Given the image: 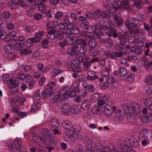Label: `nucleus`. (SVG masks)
I'll return each mask as SVG.
<instances>
[{
    "mask_svg": "<svg viewBox=\"0 0 152 152\" xmlns=\"http://www.w3.org/2000/svg\"><path fill=\"white\" fill-rule=\"evenodd\" d=\"M139 140L138 137L136 136L132 140L120 142L118 143V147L112 149L111 152H135L132 148H137L139 146Z\"/></svg>",
    "mask_w": 152,
    "mask_h": 152,
    "instance_id": "f257e3e1",
    "label": "nucleus"
},
{
    "mask_svg": "<svg viewBox=\"0 0 152 152\" xmlns=\"http://www.w3.org/2000/svg\"><path fill=\"white\" fill-rule=\"evenodd\" d=\"M145 104L147 107H144L142 110V113L145 115L148 114L143 118H141L142 121L144 123H147L152 121V99L148 98L146 99Z\"/></svg>",
    "mask_w": 152,
    "mask_h": 152,
    "instance_id": "f03ea898",
    "label": "nucleus"
},
{
    "mask_svg": "<svg viewBox=\"0 0 152 152\" xmlns=\"http://www.w3.org/2000/svg\"><path fill=\"white\" fill-rule=\"evenodd\" d=\"M129 0H122L119 4V1L118 0H115L112 4V6L114 8V11L118 10L119 9H121L123 8L124 9L130 10L131 7L129 4Z\"/></svg>",
    "mask_w": 152,
    "mask_h": 152,
    "instance_id": "7ed1b4c3",
    "label": "nucleus"
},
{
    "mask_svg": "<svg viewBox=\"0 0 152 152\" xmlns=\"http://www.w3.org/2000/svg\"><path fill=\"white\" fill-rule=\"evenodd\" d=\"M55 85L56 83L54 82H51L45 86V90L43 91L42 94L43 98L49 97V96L53 94V87Z\"/></svg>",
    "mask_w": 152,
    "mask_h": 152,
    "instance_id": "20e7f679",
    "label": "nucleus"
},
{
    "mask_svg": "<svg viewBox=\"0 0 152 152\" xmlns=\"http://www.w3.org/2000/svg\"><path fill=\"white\" fill-rule=\"evenodd\" d=\"M63 127L65 129V132L66 134L70 137L73 136V133L70 132V129L72 126L71 123L68 121H64L62 122Z\"/></svg>",
    "mask_w": 152,
    "mask_h": 152,
    "instance_id": "39448f33",
    "label": "nucleus"
},
{
    "mask_svg": "<svg viewBox=\"0 0 152 152\" xmlns=\"http://www.w3.org/2000/svg\"><path fill=\"white\" fill-rule=\"evenodd\" d=\"M111 104L109 102H107L105 106L104 113L107 116L111 115L116 110V107L115 106L113 107Z\"/></svg>",
    "mask_w": 152,
    "mask_h": 152,
    "instance_id": "423d86ee",
    "label": "nucleus"
},
{
    "mask_svg": "<svg viewBox=\"0 0 152 152\" xmlns=\"http://www.w3.org/2000/svg\"><path fill=\"white\" fill-rule=\"evenodd\" d=\"M14 41V39H11L7 40V43L9 45H6L4 48V50L6 53L8 54H11L14 52L15 50L12 42Z\"/></svg>",
    "mask_w": 152,
    "mask_h": 152,
    "instance_id": "0eeeda50",
    "label": "nucleus"
},
{
    "mask_svg": "<svg viewBox=\"0 0 152 152\" xmlns=\"http://www.w3.org/2000/svg\"><path fill=\"white\" fill-rule=\"evenodd\" d=\"M62 93L61 90L59 93H57V95H55V97L53 99L50 100L51 102L53 103H54L56 102L59 100V102H61L62 101H64L65 100L67 99V98L68 97L67 95L64 94L62 95V94H61Z\"/></svg>",
    "mask_w": 152,
    "mask_h": 152,
    "instance_id": "6e6552de",
    "label": "nucleus"
},
{
    "mask_svg": "<svg viewBox=\"0 0 152 152\" xmlns=\"http://www.w3.org/2000/svg\"><path fill=\"white\" fill-rule=\"evenodd\" d=\"M61 91L62 93H63V92H64L62 94L63 95L66 94L68 95L67 99L69 96H70L71 97L75 96L76 94V92H77V91H76L75 90L72 89L70 88L69 89V90H66V89H65V88H63L61 90Z\"/></svg>",
    "mask_w": 152,
    "mask_h": 152,
    "instance_id": "1a4fd4ad",
    "label": "nucleus"
},
{
    "mask_svg": "<svg viewBox=\"0 0 152 152\" xmlns=\"http://www.w3.org/2000/svg\"><path fill=\"white\" fill-rule=\"evenodd\" d=\"M106 82L108 84H112L111 86L114 88H117L119 85L118 83L116 82L115 79L111 76L106 78Z\"/></svg>",
    "mask_w": 152,
    "mask_h": 152,
    "instance_id": "9d476101",
    "label": "nucleus"
},
{
    "mask_svg": "<svg viewBox=\"0 0 152 152\" xmlns=\"http://www.w3.org/2000/svg\"><path fill=\"white\" fill-rule=\"evenodd\" d=\"M76 45L78 54L79 53L83 54L87 51V49L86 47V44H85L82 43L81 44Z\"/></svg>",
    "mask_w": 152,
    "mask_h": 152,
    "instance_id": "9b49d317",
    "label": "nucleus"
},
{
    "mask_svg": "<svg viewBox=\"0 0 152 152\" xmlns=\"http://www.w3.org/2000/svg\"><path fill=\"white\" fill-rule=\"evenodd\" d=\"M76 45H73L69 48L66 51L68 55L70 56H74L78 54V52Z\"/></svg>",
    "mask_w": 152,
    "mask_h": 152,
    "instance_id": "f8f14e48",
    "label": "nucleus"
},
{
    "mask_svg": "<svg viewBox=\"0 0 152 152\" xmlns=\"http://www.w3.org/2000/svg\"><path fill=\"white\" fill-rule=\"evenodd\" d=\"M107 33L108 37H113L114 38L118 37L117 30L114 28H108Z\"/></svg>",
    "mask_w": 152,
    "mask_h": 152,
    "instance_id": "ddd939ff",
    "label": "nucleus"
},
{
    "mask_svg": "<svg viewBox=\"0 0 152 152\" xmlns=\"http://www.w3.org/2000/svg\"><path fill=\"white\" fill-rule=\"evenodd\" d=\"M98 58L96 57H93L90 61H86L83 63V65L85 67L86 70H87L89 68L91 64L92 63L98 61Z\"/></svg>",
    "mask_w": 152,
    "mask_h": 152,
    "instance_id": "4468645a",
    "label": "nucleus"
},
{
    "mask_svg": "<svg viewBox=\"0 0 152 152\" xmlns=\"http://www.w3.org/2000/svg\"><path fill=\"white\" fill-rule=\"evenodd\" d=\"M126 113H130V112H127L126 110H125L122 108L121 109H119L118 110L116 111V114L117 116L115 117V121H117L120 118V117H119V116H124L125 115Z\"/></svg>",
    "mask_w": 152,
    "mask_h": 152,
    "instance_id": "2eb2a0df",
    "label": "nucleus"
},
{
    "mask_svg": "<svg viewBox=\"0 0 152 152\" xmlns=\"http://www.w3.org/2000/svg\"><path fill=\"white\" fill-rule=\"evenodd\" d=\"M87 74V79L89 80H95L98 78L97 76L95 75V72L93 71H88Z\"/></svg>",
    "mask_w": 152,
    "mask_h": 152,
    "instance_id": "dca6fc26",
    "label": "nucleus"
},
{
    "mask_svg": "<svg viewBox=\"0 0 152 152\" xmlns=\"http://www.w3.org/2000/svg\"><path fill=\"white\" fill-rule=\"evenodd\" d=\"M39 138L45 143L47 141L48 142L53 141L54 139L51 134H48L47 133L44 134L43 137H40Z\"/></svg>",
    "mask_w": 152,
    "mask_h": 152,
    "instance_id": "f3484780",
    "label": "nucleus"
},
{
    "mask_svg": "<svg viewBox=\"0 0 152 152\" xmlns=\"http://www.w3.org/2000/svg\"><path fill=\"white\" fill-rule=\"evenodd\" d=\"M86 151L87 152H92V142L89 139H86L85 141Z\"/></svg>",
    "mask_w": 152,
    "mask_h": 152,
    "instance_id": "a211bd4d",
    "label": "nucleus"
},
{
    "mask_svg": "<svg viewBox=\"0 0 152 152\" xmlns=\"http://www.w3.org/2000/svg\"><path fill=\"white\" fill-rule=\"evenodd\" d=\"M70 109V107L68 104H64L61 109L62 113L65 115H68Z\"/></svg>",
    "mask_w": 152,
    "mask_h": 152,
    "instance_id": "6ab92c4d",
    "label": "nucleus"
},
{
    "mask_svg": "<svg viewBox=\"0 0 152 152\" xmlns=\"http://www.w3.org/2000/svg\"><path fill=\"white\" fill-rule=\"evenodd\" d=\"M81 127L80 126L77 124L72 125L71 127V129H70V132L73 133L74 135V132H78L81 130Z\"/></svg>",
    "mask_w": 152,
    "mask_h": 152,
    "instance_id": "aec40b11",
    "label": "nucleus"
},
{
    "mask_svg": "<svg viewBox=\"0 0 152 152\" xmlns=\"http://www.w3.org/2000/svg\"><path fill=\"white\" fill-rule=\"evenodd\" d=\"M131 108L133 112L137 114H138L140 112V106L137 103H134L131 105Z\"/></svg>",
    "mask_w": 152,
    "mask_h": 152,
    "instance_id": "412c9836",
    "label": "nucleus"
},
{
    "mask_svg": "<svg viewBox=\"0 0 152 152\" xmlns=\"http://www.w3.org/2000/svg\"><path fill=\"white\" fill-rule=\"evenodd\" d=\"M81 105L82 108L83 109L87 110L90 108L91 104L89 100H86L82 102Z\"/></svg>",
    "mask_w": 152,
    "mask_h": 152,
    "instance_id": "4be33fe9",
    "label": "nucleus"
},
{
    "mask_svg": "<svg viewBox=\"0 0 152 152\" xmlns=\"http://www.w3.org/2000/svg\"><path fill=\"white\" fill-rule=\"evenodd\" d=\"M126 69L123 67H120L119 69V74L121 77H124L127 74Z\"/></svg>",
    "mask_w": 152,
    "mask_h": 152,
    "instance_id": "5701e85b",
    "label": "nucleus"
},
{
    "mask_svg": "<svg viewBox=\"0 0 152 152\" xmlns=\"http://www.w3.org/2000/svg\"><path fill=\"white\" fill-rule=\"evenodd\" d=\"M50 121L52 127L56 128L58 127L59 122L56 118L51 119Z\"/></svg>",
    "mask_w": 152,
    "mask_h": 152,
    "instance_id": "b1692460",
    "label": "nucleus"
},
{
    "mask_svg": "<svg viewBox=\"0 0 152 152\" xmlns=\"http://www.w3.org/2000/svg\"><path fill=\"white\" fill-rule=\"evenodd\" d=\"M97 26L98 25L97 24L94 26H90V25L86 31L87 32L90 33L95 32L96 31Z\"/></svg>",
    "mask_w": 152,
    "mask_h": 152,
    "instance_id": "393cba45",
    "label": "nucleus"
},
{
    "mask_svg": "<svg viewBox=\"0 0 152 152\" xmlns=\"http://www.w3.org/2000/svg\"><path fill=\"white\" fill-rule=\"evenodd\" d=\"M17 5L16 0H11L8 3V5L11 9L15 8Z\"/></svg>",
    "mask_w": 152,
    "mask_h": 152,
    "instance_id": "a878e982",
    "label": "nucleus"
},
{
    "mask_svg": "<svg viewBox=\"0 0 152 152\" xmlns=\"http://www.w3.org/2000/svg\"><path fill=\"white\" fill-rule=\"evenodd\" d=\"M68 45H72L77 43L75 39L73 37H68L66 39Z\"/></svg>",
    "mask_w": 152,
    "mask_h": 152,
    "instance_id": "bb28decb",
    "label": "nucleus"
},
{
    "mask_svg": "<svg viewBox=\"0 0 152 152\" xmlns=\"http://www.w3.org/2000/svg\"><path fill=\"white\" fill-rule=\"evenodd\" d=\"M14 145L15 148L17 149H20L21 148V142L18 139H15L14 140Z\"/></svg>",
    "mask_w": 152,
    "mask_h": 152,
    "instance_id": "cd10ccee",
    "label": "nucleus"
},
{
    "mask_svg": "<svg viewBox=\"0 0 152 152\" xmlns=\"http://www.w3.org/2000/svg\"><path fill=\"white\" fill-rule=\"evenodd\" d=\"M10 83L7 84V86L10 88H15L18 86V84L15 80H10Z\"/></svg>",
    "mask_w": 152,
    "mask_h": 152,
    "instance_id": "c85d7f7f",
    "label": "nucleus"
},
{
    "mask_svg": "<svg viewBox=\"0 0 152 152\" xmlns=\"http://www.w3.org/2000/svg\"><path fill=\"white\" fill-rule=\"evenodd\" d=\"M44 31H41L35 34V37L33 38L35 39V40L37 39L38 40L37 41H36L37 42H38L41 40V37L44 34Z\"/></svg>",
    "mask_w": 152,
    "mask_h": 152,
    "instance_id": "c756f323",
    "label": "nucleus"
},
{
    "mask_svg": "<svg viewBox=\"0 0 152 152\" xmlns=\"http://www.w3.org/2000/svg\"><path fill=\"white\" fill-rule=\"evenodd\" d=\"M84 88L91 92H93L95 90V88L92 85H88L84 86Z\"/></svg>",
    "mask_w": 152,
    "mask_h": 152,
    "instance_id": "7c9ffc66",
    "label": "nucleus"
},
{
    "mask_svg": "<svg viewBox=\"0 0 152 152\" xmlns=\"http://www.w3.org/2000/svg\"><path fill=\"white\" fill-rule=\"evenodd\" d=\"M46 27L48 30V32H52L53 33H56V28L55 26H50V24L47 23Z\"/></svg>",
    "mask_w": 152,
    "mask_h": 152,
    "instance_id": "2f4dec72",
    "label": "nucleus"
},
{
    "mask_svg": "<svg viewBox=\"0 0 152 152\" xmlns=\"http://www.w3.org/2000/svg\"><path fill=\"white\" fill-rule=\"evenodd\" d=\"M88 44L90 48H94L97 45L96 42L94 39L89 40Z\"/></svg>",
    "mask_w": 152,
    "mask_h": 152,
    "instance_id": "473e14b6",
    "label": "nucleus"
},
{
    "mask_svg": "<svg viewBox=\"0 0 152 152\" xmlns=\"http://www.w3.org/2000/svg\"><path fill=\"white\" fill-rule=\"evenodd\" d=\"M71 112L74 114H78L80 113V110L77 105H75L71 107L70 108Z\"/></svg>",
    "mask_w": 152,
    "mask_h": 152,
    "instance_id": "72a5a7b5",
    "label": "nucleus"
},
{
    "mask_svg": "<svg viewBox=\"0 0 152 152\" xmlns=\"http://www.w3.org/2000/svg\"><path fill=\"white\" fill-rule=\"evenodd\" d=\"M46 5L44 3H42L37 6L39 10L42 11V13L46 12L45 9L46 8Z\"/></svg>",
    "mask_w": 152,
    "mask_h": 152,
    "instance_id": "f704fd0d",
    "label": "nucleus"
},
{
    "mask_svg": "<svg viewBox=\"0 0 152 152\" xmlns=\"http://www.w3.org/2000/svg\"><path fill=\"white\" fill-rule=\"evenodd\" d=\"M74 27V25L71 23L69 22L67 23L66 24V33L68 34L69 32V30L73 29Z\"/></svg>",
    "mask_w": 152,
    "mask_h": 152,
    "instance_id": "c9c22d12",
    "label": "nucleus"
},
{
    "mask_svg": "<svg viewBox=\"0 0 152 152\" xmlns=\"http://www.w3.org/2000/svg\"><path fill=\"white\" fill-rule=\"evenodd\" d=\"M78 85L79 83L77 82H75L72 85L70 89L75 90L76 91H78L79 90Z\"/></svg>",
    "mask_w": 152,
    "mask_h": 152,
    "instance_id": "e433bc0d",
    "label": "nucleus"
},
{
    "mask_svg": "<svg viewBox=\"0 0 152 152\" xmlns=\"http://www.w3.org/2000/svg\"><path fill=\"white\" fill-rule=\"evenodd\" d=\"M94 14L98 15L100 14L101 16L103 18L107 17L108 15V13L106 11H104L100 13V11L97 10L95 12Z\"/></svg>",
    "mask_w": 152,
    "mask_h": 152,
    "instance_id": "4c0bfd02",
    "label": "nucleus"
},
{
    "mask_svg": "<svg viewBox=\"0 0 152 152\" xmlns=\"http://www.w3.org/2000/svg\"><path fill=\"white\" fill-rule=\"evenodd\" d=\"M104 54L106 56H107L108 58L113 59V56H112L113 55V53H111L110 51H104Z\"/></svg>",
    "mask_w": 152,
    "mask_h": 152,
    "instance_id": "58836bf2",
    "label": "nucleus"
},
{
    "mask_svg": "<svg viewBox=\"0 0 152 152\" xmlns=\"http://www.w3.org/2000/svg\"><path fill=\"white\" fill-rule=\"evenodd\" d=\"M90 24L88 22H86L82 23L80 25V27L86 31L89 26Z\"/></svg>",
    "mask_w": 152,
    "mask_h": 152,
    "instance_id": "ea45409f",
    "label": "nucleus"
},
{
    "mask_svg": "<svg viewBox=\"0 0 152 152\" xmlns=\"http://www.w3.org/2000/svg\"><path fill=\"white\" fill-rule=\"evenodd\" d=\"M123 55V53L122 52L119 51L118 53L116 52H113V59H115L117 57H122Z\"/></svg>",
    "mask_w": 152,
    "mask_h": 152,
    "instance_id": "a19ab883",
    "label": "nucleus"
},
{
    "mask_svg": "<svg viewBox=\"0 0 152 152\" xmlns=\"http://www.w3.org/2000/svg\"><path fill=\"white\" fill-rule=\"evenodd\" d=\"M101 74L103 77H106L108 76L109 74V72L107 69H104L102 70Z\"/></svg>",
    "mask_w": 152,
    "mask_h": 152,
    "instance_id": "79ce46f5",
    "label": "nucleus"
},
{
    "mask_svg": "<svg viewBox=\"0 0 152 152\" xmlns=\"http://www.w3.org/2000/svg\"><path fill=\"white\" fill-rule=\"evenodd\" d=\"M31 50L28 48L23 49L21 51V55H28L31 54Z\"/></svg>",
    "mask_w": 152,
    "mask_h": 152,
    "instance_id": "37998d69",
    "label": "nucleus"
},
{
    "mask_svg": "<svg viewBox=\"0 0 152 152\" xmlns=\"http://www.w3.org/2000/svg\"><path fill=\"white\" fill-rule=\"evenodd\" d=\"M134 77V75L132 73L128 72L127 74V79L128 81L132 82L133 80Z\"/></svg>",
    "mask_w": 152,
    "mask_h": 152,
    "instance_id": "c03bdc74",
    "label": "nucleus"
},
{
    "mask_svg": "<svg viewBox=\"0 0 152 152\" xmlns=\"http://www.w3.org/2000/svg\"><path fill=\"white\" fill-rule=\"evenodd\" d=\"M145 82L148 85H151L152 84V76L149 75L147 76L145 79Z\"/></svg>",
    "mask_w": 152,
    "mask_h": 152,
    "instance_id": "a18cd8bd",
    "label": "nucleus"
},
{
    "mask_svg": "<svg viewBox=\"0 0 152 152\" xmlns=\"http://www.w3.org/2000/svg\"><path fill=\"white\" fill-rule=\"evenodd\" d=\"M79 34L80 36L85 37L86 38H89L90 36L88 35L87 32L84 31H80L79 32Z\"/></svg>",
    "mask_w": 152,
    "mask_h": 152,
    "instance_id": "49530a36",
    "label": "nucleus"
},
{
    "mask_svg": "<svg viewBox=\"0 0 152 152\" xmlns=\"http://www.w3.org/2000/svg\"><path fill=\"white\" fill-rule=\"evenodd\" d=\"M14 49L17 50H19L22 48L23 45L21 43H16L15 44H13Z\"/></svg>",
    "mask_w": 152,
    "mask_h": 152,
    "instance_id": "de8ad7c7",
    "label": "nucleus"
},
{
    "mask_svg": "<svg viewBox=\"0 0 152 152\" xmlns=\"http://www.w3.org/2000/svg\"><path fill=\"white\" fill-rule=\"evenodd\" d=\"M99 96L98 95L94 94L92 96L91 99L92 102H96L99 98Z\"/></svg>",
    "mask_w": 152,
    "mask_h": 152,
    "instance_id": "09e8293b",
    "label": "nucleus"
},
{
    "mask_svg": "<svg viewBox=\"0 0 152 152\" xmlns=\"http://www.w3.org/2000/svg\"><path fill=\"white\" fill-rule=\"evenodd\" d=\"M56 33H53L52 32H48V37L50 39H53L56 38Z\"/></svg>",
    "mask_w": 152,
    "mask_h": 152,
    "instance_id": "8fccbe9b",
    "label": "nucleus"
},
{
    "mask_svg": "<svg viewBox=\"0 0 152 152\" xmlns=\"http://www.w3.org/2000/svg\"><path fill=\"white\" fill-rule=\"evenodd\" d=\"M17 5L21 7H25L26 6V4L24 0H19L17 1Z\"/></svg>",
    "mask_w": 152,
    "mask_h": 152,
    "instance_id": "3c124183",
    "label": "nucleus"
},
{
    "mask_svg": "<svg viewBox=\"0 0 152 152\" xmlns=\"http://www.w3.org/2000/svg\"><path fill=\"white\" fill-rule=\"evenodd\" d=\"M89 53L90 56L93 57L96 55L97 53L96 50L94 48H92L90 49Z\"/></svg>",
    "mask_w": 152,
    "mask_h": 152,
    "instance_id": "603ef678",
    "label": "nucleus"
},
{
    "mask_svg": "<svg viewBox=\"0 0 152 152\" xmlns=\"http://www.w3.org/2000/svg\"><path fill=\"white\" fill-rule=\"evenodd\" d=\"M69 31V32L68 34H76L78 33H79V32L78 29L74 28V27L73 28V29L70 30Z\"/></svg>",
    "mask_w": 152,
    "mask_h": 152,
    "instance_id": "864d4df0",
    "label": "nucleus"
},
{
    "mask_svg": "<svg viewBox=\"0 0 152 152\" xmlns=\"http://www.w3.org/2000/svg\"><path fill=\"white\" fill-rule=\"evenodd\" d=\"M35 39L33 37L27 40V43L29 44V45L31 46L32 45L33 43H37L36 41H37V39L35 40Z\"/></svg>",
    "mask_w": 152,
    "mask_h": 152,
    "instance_id": "5fc2aeb1",
    "label": "nucleus"
},
{
    "mask_svg": "<svg viewBox=\"0 0 152 152\" xmlns=\"http://www.w3.org/2000/svg\"><path fill=\"white\" fill-rule=\"evenodd\" d=\"M151 62L150 63L147 61H145L144 63V66L146 69H149L150 66H151Z\"/></svg>",
    "mask_w": 152,
    "mask_h": 152,
    "instance_id": "6e6d98bb",
    "label": "nucleus"
},
{
    "mask_svg": "<svg viewBox=\"0 0 152 152\" xmlns=\"http://www.w3.org/2000/svg\"><path fill=\"white\" fill-rule=\"evenodd\" d=\"M43 17V15L39 13H36L34 16V18L37 20L41 19Z\"/></svg>",
    "mask_w": 152,
    "mask_h": 152,
    "instance_id": "4d7b16f0",
    "label": "nucleus"
},
{
    "mask_svg": "<svg viewBox=\"0 0 152 152\" xmlns=\"http://www.w3.org/2000/svg\"><path fill=\"white\" fill-rule=\"evenodd\" d=\"M59 45L60 46H61L62 48H64L65 46L68 45L66 39H64L62 41H60L59 42Z\"/></svg>",
    "mask_w": 152,
    "mask_h": 152,
    "instance_id": "13d9d810",
    "label": "nucleus"
},
{
    "mask_svg": "<svg viewBox=\"0 0 152 152\" xmlns=\"http://www.w3.org/2000/svg\"><path fill=\"white\" fill-rule=\"evenodd\" d=\"M79 93L80 96L82 97H85L87 94V91L85 89H82Z\"/></svg>",
    "mask_w": 152,
    "mask_h": 152,
    "instance_id": "bf43d9fd",
    "label": "nucleus"
},
{
    "mask_svg": "<svg viewBox=\"0 0 152 152\" xmlns=\"http://www.w3.org/2000/svg\"><path fill=\"white\" fill-rule=\"evenodd\" d=\"M141 3L142 2L140 1H137L135 2L134 5L137 8L140 9L142 8V6L141 4Z\"/></svg>",
    "mask_w": 152,
    "mask_h": 152,
    "instance_id": "052dcab7",
    "label": "nucleus"
},
{
    "mask_svg": "<svg viewBox=\"0 0 152 152\" xmlns=\"http://www.w3.org/2000/svg\"><path fill=\"white\" fill-rule=\"evenodd\" d=\"M59 27L61 29L66 30V24L64 23H60L58 25Z\"/></svg>",
    "mask_w": 152,
    "mask_h": 152,
    "instance_id": "680f3d73",
    "label": "nucleus"
},
{
    "mask_svg": "<svg viewBox=\"0 0 152 152\" xmlns=\"http://www.w3.org/2000/svg\"><path fill=\"white\" fill-rule=\"evenodd\" d=\"M91 12H87L86 15V17L88 19H92L94 18V15Z\"/></svg>",
    "mask_w": 152,
    "mask_h": 152,
    "instance_id": "e2e57ef3",
    "label": "nucleus"
},
{
    "mask_svg": "<svg viewBox=\"0 0 152 152\" xmlns=\"http://www.w3.org/2000/svg\"><path fill=\"white\" fill-rule=\"evenodd\" d=\"M101 152H111V151L109 148L105 146L102 148Z\"/></svg>",
    "mask_w": 152,
    "mask_h": 152,
    "instance_id": "0e129e2a",
    "label": "nucleus"
},
{
    "mask_svg": "<svg viewBox=\"0 0 152 152\" xmlns=\"http://www.w3.org/2000/svg\"><path fill=\"white\" fill-rule=\"evenodd\" d=\"M46 80V78L45 77H43L41 79H40L39 81V83L40 86H42L43 83L45 82Z\"/></svg>",
    "mask_w": 152,
    "mask_h": 152,
    "instance_id": "69168bd1",
    "label": "nucleus"
},
{
    "mask_svg": "<svg viewBox=\"0 0 152 152\" xmlns=\"http://www.w3.org/2000/svg\"><path fill=\"white\" fill-rule=\"evenodd\" d=\"M63 15L62 12H58L55 15V17L57 19H59L62 17Z\"/></svg>",
    "mask_w": 152,
    "mask_h": 152,
    "instance_id": "338daca9",
    "label": "nucleus"
},
{
    "mask_svg": "<svg viewBox=\"0 0 152 152\" xmlns=\"http://www.w3.org/2000/svg\"><path fill=\"white\" fill-rule=\"evenodd\" d=\"M18 115L19 116L20 118H23L27 114L25 112H19L18 114Z\"/></svg>",
    "mask_w": 152,
    "mask_h": 152,
    "instance_id": "774afa93",
    "label": "nucleus"
}]
</instances>
